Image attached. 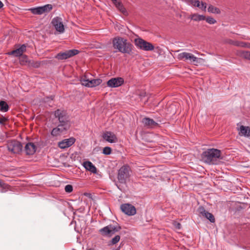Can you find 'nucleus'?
<instances>
[{
	"label": "nucleus",
	"mask_w": 250,
	"mask_h": 250,
	"mask_svg": "<svg viewBox=\"0 0 250 250\" xmlns=\"http://www.w3.org/2000/svg\"><path fill=\"white\" fill-rule=\"evenodd\" d=\"M54 116L58 119L59 124L54 128L51 132L53 136H58L62 134H64L70 128L71 124L69 117L65 110L58 109L54 111Z\"/></svg>",
	"instance_id": "f257e3e1"
},
{
	"label": "nucleus",
	"mask_w": 250,
	"mask_h": 250,
	"mask_svg": "<svg viewBox=\"0 0 250 250\" xmlns=\"http://www.w3.org/2000/svg\"><path fill=\"white\" fill-rule=\"evenodd\" d=\"M113 47L120 52L130 54L133 47V45L127 40L122 37H116L112 40Z\"/></svg>",
	"instance_id": "f03ea898"
},
{
	"label": "nucleus",
	"mask_w": 250,
	"mask_h": 250,
	"mask_svg": "<svg viewBox=\"0 0 250 250\" xmlns=\"http://www.w3.org/2000/svg\"><path fill=\"white\" fill-rule=\"evenodd\" d=\"M202 158L209 165H217L221 158V152L215 148H209L202 154Z\"/></svg>",
	"instance_id": "7ed1b4c3"
},
{
	"label": "nucleus",
	"mask_w": 250,
	"mask_h": 250,
	"mask_svg": "<svg viewBox=\"0 0 250 250\" xmlns=\"http://www.w3.org/2000/svg\"><path fill=\"white\" fill-rule=\"evenodd\" d=\"M121 229V227L116 222L113 221V224H109L99 229V233L104 236L111 237Z\"/></svg>",
	"instance_id": "20e7f679"
},
{
	"label": "nucleus",
	"mask_w": 250,
	"mask_h": 250,
	"mask_svg": "<svg viewBox=\"0 0 250 250\" xmlns=\"http://www.w3.org/2000/svg\"><path fill=\"white\" fill-rule=\"evenodd\" d=\"M177 58L179 60L189 61L190 63H193L195 65H198V64L204 62L203 59L197 58L192 54L186 52L179 53L178 55Z\"/></svg>",
	"instance_id": "39448f33"
},
{
	"label": "nucleus",
	"mask_w": 250,
	"mask_h": 250,
	"mask_svg": "<svg viewBox=\"0 0 250 250\" xmlns=\"http://www.w3.org/2000/svg\"><path fill=\"white\" fill-rule=\"evenodd\" d=\"M130 168L128 166L122 167L118 170V180L121 184H125L130 177Z\"/></svg>",
	"instance_id": "423d86ee"
},
{
	"label": "nucleus",
	"mask_w": 250,
	"mask_h": 250,
	"mask_svg": "<svg viewBox=\"0 0 250 250\" xmlns=\"http://www.w3.org/2000/svg\"><path fill=\"white\" fill-rule=\"evenodd\" d=\"M134 43L137 48L144 51H152L154 49V46L151 43L140 38L135 39Z\"/></svg>",
	"instance_id": "0eeeda50"
},
{
	"label": "nucleus",
	"mask_w": 250,
	"mask_h": 250,
	"mask_svg": "<svg viewBox=\"0 0 250 250\" xmlns=\"http://www.w3.org/2000/svg\"><path fill=\"white\" fill-rule=\"evenodd\" d=\"M7 147L8 150L13 153L19 154L22 149L21 143L15 140L8 142Z\"/></svg>",
	"instance_id": "6e6552de"
},
{
	"label": "nucleus",
	"mask_w": 250,
	"mask_h": 250,
	"mask_svg": "<svg viewBox=\"0 0 250 250\" xmlns=\"http://www.w3.org/2000/svg\"><path fill=\"white\" fill-rule=\"evenodd\" d=\"M52 5L47 4L42 6H38L30 8L29 9V10L34 15H42V14L48 13L52 10Z\"/></svg>",
	"instance_id": "1a4fd4ad"
},
{
	"label": "nucleus",
	"mask_w": 250,
	"mask_h": 250,
	"mask_svg": "<svg viewBox=\"0 0 250 250\" xmlns=\"http://www.w3.org/2000/svg\"><path fill=\"white\" fill-rule=\"evenodd\" d=\"M79 53V51L77 49H72L66 50L65 52H60L55 56V58L59 60H66L71 58Z\"/></svg>",
	"instance_id": "9d476101"
},
{
	"label": "nucleus",
	"mask_w": 250,
	"mask_h": 250,
	"mask_svg": "<svg viewBox=\"0 0 250 250\" xmlns=\"http://www.w3.org/2000/svg\"><path fill=\"white\" fill-rule=\"evenodd\" d=\"M51 24L57 32L60 33L64 32V27L61 18L59 17L54 18L51 21Z\"/></svg>",
	"instance_id": "9b49d317"
},
{
	"label": "nucleus",
	"mask_w": 250,
	"mask_h": 250,
	"mask_svg": "<svg viewBox=\"0 0 250 250\" xmlns=\"http://www.w3.org/2000/svg\"><path fill=\"white\" fill-rule=\"evenodd\" d=\"M102 82L100 79H92L89 80L85 78H82L81 80V84L87 87H95L100 85Z\"/></svg>",
	"instance_id": "f8f14e48"
},
{
	"label": "nucleus",
	"mask_w": 250,
	"mask_h": 250,
	"mask_svg": "<svg viewBox=\"0 0 250 250\" xmlns=\"http://www.w3.org/2000/svg\"><path fill=\"white\" fill-rule=\"evenodd\" d=\"M121 210L128 216H132L136 214V210L135 207L131 204L126 203L121 205Z\"/></svg>",
	"instance_id": "ddd939ff"
},
{
	"label": "nucleus",
	"mask_w": 250,
	"mask_h": 250,
	"mask_svg": "<svg viewBox=\"0 0 250 250\" xmlns=\"http://www.w3.org/2000/svg\"><path fill=\"white\" fill-rule=\"evenodd\" d=\"M124 83V80L122 77L112 78L107 82V85L111 88H115L121 86Z\"/></svg>",
	"instance_id": "4468645a"
},
{
	"label": "nucleus",
	"mask_w": 250,
	"mask_h": 250,
	"mask_svg": "<svg viewBox=\"0 0 250 250\" xmlns=\"http://www.w3.org/2000/svg\"><path fill=\"white\" fill-rule=\"evenodd\" d=\"M197 211L200 215L209 220L210 222L214 223L215 222V218L213 214L206 211L204 207L200 206Z\"/></svg>",
	"instance_id": "2eb2a0df"
},
{
	"label": "nucleus",
	"mask_w": 250,
	"mask_h": 250,
	"mask_svg": "<svg viewBox=\"0 0 250 250\" xmlns=\"http://www.w3.org/2000/svg\"><path fill=\"white\" fill-rule=\"evenodd\" d=\"M104 140L110 143H116L118 141V139L115 134L111 131H106L102 135Z\"/></svg>",
	"instance_id": "dca6fc26"
},
{
	"label": "nucleus",
	"mask_w": 250,
	"mask_h": 250,
	"mask_svg": "<svg viewBox=\"0 0 250 250\" xmlns=\"http://www.w3.org/2000/svg\"><path fill=\"white\" fill-rule=\"evenodd\" d=\"M75 141L76 139L73 137L64 139L58 143V146L62 149L69 147L75 143Z\"/></svg>",
	"instance_id": "f3484780"
},
{
	"label": "nucleus",
	"mask_w": 250,
	"mask_h": 250,
	"mask_svg": "<svg viewBox=\"0 0 250 250\" xmlns=\"http://www.w3.org/2000/svg\"><path fill=\"white\" fill-rule=\"evenodd\" d=\"M145 126L147 128H153L158 126V124L154 121L153 119L148 117L144 118L142 120Z\"/></svg>",
	"instance_id": "a211bd4d"
},
{
	"label": "nucleus",
	"mask_w": 250,
	"mask_h": 250,
	"mask_svg": "<svg viewBox=\"0 0 250 250\" xmlns=\"http://www.w3.org/2000/svg\"><path fill=\"white\" fill-rule=\"evenodd\" d=\"M36 146L33 143H28L25 146L24 150L28 155H33L36 152Z\"/></svg>",
	"instance_id": "6ab92c4d"
},
{
	"label": "nucleus",
	"mask_w": 250,
	"mask_h": 250,
	"mask_svg": "<svg viewBox=\"0 0 250 250\" xmlns=\"http://www.w3.org/2000/svg\"><path fill=\"white\" fill-rule=\"evenodd\" d=\"M47 61L46 60L42 61H35L34 60H30L28 61V65L30 67L37 68L40 66L47 64Z\"/></svg>",
	"instance_id": "aec40b11"
},
{
	"label": "nucleus",
	"mask_w": 250,
	"mask_h": 250,
	"mask_svg": "<svg viewBox=\"0 0 250 250\" xmlns=\"http://www.w3.org/2000/svg\"><path fill=\"white\" fill-rule=\"evenodd\" d=\"M83 166L87 170L93 173L97 172V169L95 166L90 161H86L83 162Z\"/></svg>",
	"instance_id": "412c9836"
},
{
	"label": "nucleus",
	"mask_w": 250,
	"mask_h": 250,
	"mask_svg": "<svg viewBox=\"0 0 250 250\" xmlns=\"http://www.w3.org/2000/svg\"><path fill=\"white\" fill-rule=\"evenodd\" d=\"M239 134L242 136L249 137H250V127L249 126H245L241 125L239 129Z\"/></svg>",
	"instance_id": "4be33fe9"
},
{
	"label": "nucleus",
	"mask_w": 250,
	"mask_h": 250,
	"mask_svg": "<svg viewBox=\"0 0 250 250\" xmlns=\"http://www.w3.org/2000/svg\"><path fill=\"white\" fill-rule=\"evenodd\" d=\"M190 19L194 21H199L205 20L206 19V17L202 15L193 14L190 16Z\"/></svg>",
	"instance_id": "5701e85b"
},
{
	"label": "nucleus",
	"mask_w": 250,
	"mask_h": 250,
	"mask_svg": "<svg viewBox=\"0 0 250 250\" xmlns=\"http://www.w3.org/2000/svg\"><path fill=\"white\" fill-rule=\"evenodd\" d=\"M114 5L116 6L117 8L119 9L122 13L124 14H125L126 13V10L122 2L119 0H117L116 2L114 3Z\"/></svg>",
	"instance_id": "b1692460"
},
{
	"label": "nucleus",
	"mask_w": 250,
	"mask_h": 250,
	"mask_svg": "<svg viewBox=\"0 0 250 250\" xmlns=\"http://www.w3.org/2000/svg\"><path fill=\"white\" fill-rule=\"evenodd\" d=\"M209 13L213 14H219L221 13V10L217 7H214L212 5H209L208 8Z\"/></svg>",
	"instance_id": "393cba45"
},
{
	"label": "nucleus",
	"mask_w": 250,
	"mask_h": 250,
	"mask_svg": "<svg viewBox=\"0 0 250 250\" xmlns=\"http://www.w3.org/2000/svg\"><path fill=\"white\" fill-rule=\"evenodd\" d=\"M9 106L6 102L4 101H0V111L2 112H7L9 110Z\"/></svg>",
	"instance_id": "a878e982"
},
{
	"label": "nucleus",
	"mask_w": 250,
	"mask_h": 250,
	"mask_svg": "<svg viewBox=\"0 0 250 250\" xmlns=\"http://www.w3.org/2000/svg\"><path fill=\"white\" fill-rule=\"evenodd\" d=\"M120 240V236L117 235L115 236L109 242V245H115L117 244Z\"/></svg>",
	"instance_id": "bb28decb"
},
{
	"label": "nucleus",
	"mask_w": 250,
	"mask_h": 250,
	"mask_svg": "<svg viewBox=\"0 0 250 250\" xmlns=\"http://www.w3.org/2000/svg\"><path fill=\"white\" fill-rule=\"evenodd\" d=\"M9 54L13 55L15 57H19L22 55V54L20 51L19 48H17L14 50L12 51L10 53H9Z\"/></svg>",
	"instance_id": "cd10ccee"
},
{
	"label": "nucleus",
	"mask_w": 250,
	"mask_h": 250,
	"mask_svg": "<svg viewBox=\"0 0 250 250\" xmlns=\"http://www.w3.org/2000/svg\"><path fill=\"white\" fill-rule=\"evenodd\" d=\"M240 55L242 57L250 60V51H242Z\"/></svg>",
	"instance_id": "c85d7f7f"
},
{
	"label": "nucleus",
	"mask_w": 250,
	"mask_h": 250,
	"mask_svg": "<svg viewBox=\"0 0 250 250\" xmlns=\"http://www.w3.org/2000/svg\"><path fill=\"white\" fill-rule=\"evenodd\" d=\"M205 20H206L208 23L210 24H213L216 22V21L211 17H208L207 18L206 17Z\"/></svg>",
	"instance_id": "c756f323"
},
{
	"label": "nucleus",
	"mask_w": 250,
	"mask_h": 250,
	"mask_svg": "<svg viewBox=\"0 0 250 250\" xmlns=\"http://www.w3.org/2000/svg\"><path fill=\"white\" fill-rule=\"evenodd\" d=\"M111 152V148L109 146L104 148L103 153L105 155H109Z\"/></svg>",
	"instance_id": "7c9ffc66"
},
{
	"label": "nucleus",
	"mask_w": 250,
	"mask_h": 250,
	"mask_svg": "<svg viewBox=\"0 0 250 250\" xmlns=\"http://www.w3.org/2000/svg\"><path fill=\"white\" fill-rule=\"evenodd\" d=\"M73 187L71 185H67L65 186L64 190L67 193H71L73 191Z\"/></svg>",
	"instance_id": "2f4dec72"
},
{
	"label": "nucleus",
	"mask_w": 250,
	"mask_h": 250,
	"mask_svg": "<svg viewBox=\"0 0 250 250\" xmlns=\"http://www.w3.org/2000/svg\"><path fill=\"white\" fill-rule=\"evenodd\" d=\"M190 4L197 7H200V2L198 0H192Z\"/></svg>",
	"instance_id": "473e14b6"
},
{
	"label": "nucleus",
	"mask_w": 250,
	"mask_h": 250,
	"mask_svg": "<svg viewBox=\"0 0 250 250\" xmlns=\"http://www.w3.org/2000/svg\"><path fill=\"white\" fill-rule=\"evenodd\" d=\"M8 121V119L2 116H0V124L5 125V123Z\"/></svg>",
	"instance_id": "72a5a7b5"
},
{
	"label": "nucleus",
	"mask_w": 250,
	"mask_h": 250,
	"mask_svg": "<svg viewBox=\"0 0 250 250\" xmlns=\"http://www.w3.org/2000/svg\"><path fill=\"white\" fill-rule=\"evenodd\" d=\"M0 187L3 189H8L9 186L7 184L4 183L2 180H0Z\"/></svg>",
	"instance_id": "f704fd0d"
},
{
	"label": "nucleus",
	"mask_w": 250,
	"mask_h": 250,
	"mask_svg": "<svg viewBox=\"0 0 250 250\" xmlns=\"http://www.w3.org/2000/svg\"><path fill=\"white\" fill-rule=\"evenodd\" d=\"M200 9L202 10L203 11H205L207 8V4L206 2L201 1L200 7H199Z\"/></svg>",
	"instance_id": "c9c22d12"
},
{
	"label": "nucleus",
	"mask_w": 250,
	"mask_h": 250,
	"mask_svg": "<svg viewBox=\"0 0 250 250\" xmlns=\"http://www.w3.org/2000/svg\"><path fill=\"white\" fill-rule=\"evenodd\" d=\"M173 225L174 227L178 229H180L181 228V224L178 222H174Z\"/></svg>",
	"instance_id": "e433bc0d"
},
{
	"label": "nucleus",
	"mask_w": 250,
	"mask_h": 250,
	"mask_svg": "<svg viewBox=\"0 0 250 250\" xmlns=\"http://www.w3.org/2000/svg\"><path fill=\"white\" fill-rule=\"evenodd\" d=\"M26 45L25 44L21 45L19 49H20V51L21 52L22 54L26 50Z\"/></svg>",
	"instance_id": "4c0bfd02"
},
{
	"label": "nucleus",
	"mask_w": 250,
	"mask_h": 250,
	"mask_svg": "<svg viewBox=\"0 0 250 250\" xmlns=\"http://www.w3.org/2000/svg\"><path fill=\"white\" fill-rule=\"evenodd\" d=\"M239 47H247L248 46L246 43L243 42H240Z\"/></svg>",
	"instance_id": "58836bf2"
},
{
	"label": "nucleus",
	"mask_w": 250,
	"mask_h": 250,
	"mask_svg": "<svg viewBox=\"0 0 250 250\" xmlns=\"http://www.w3.org/2000/svg\"><path fill=\"white\" fill-rule=\"evenodd\" d=\"M234 42H235V41H233V40H230V39H229V40H228L226 41V42L229 43V44H230L234 45Z\"/></svg>",
	"instance_id": "ea45409f"
},
{
	"label": "nucleus",
	"mask_w": 250,
	"mask_h": 250,
	"mask_svg": "<svg viewBox=\"0 0 250 250\" xmlns=\"http://www.w3.org/2000/svg\"><path fill=\"white\" fill-rule=\"evenodd\" d=\"M240 42L237 41H235L234 45L236 46H239Z\"/></svg>",
	"instance_id": "a19ab883"
},
{
	"label": "nucleus",
	"mask_w": 250,
	"mask_h": 250,
	"mask_svg": "<svg viewBox=\"0 0 250 250\" xmlns=\"http://www.w3.org/2000/svg\"><path fill=\"white\" fill-rule=\"evenodd\" d=\"M3 5V3L0 0V9L1 8Z\"/></svg>",
	"instance_id": "79ce46f5"
},
{
	"label": "nucleus",
	"mask_w": 250,
	"mask_h": 250,
	"mask_svg": "<svg viewBox=\"0 0 250 250\" xmlns=\"http://www.w3.org/2000/svg\"><path fill=\"white\" fill-rule=\"evenodd\" d=\"M140 97L142 98V97H144L145 96V93H142L140 95Z\"/></svg>",
	"instance_id": "37998d69"
},
{
	"label": "nucleus",
	"mask_w": 250,
	"mask_h": 250,
	"mask_svg": "<svg viewBox=\"0 0 250 250\" xmlns=\"http://www.w3.org/2000/svg\"><path fill=\"white\" fill-rule=\"evenodd\" d=\"M113 3H114L115 2H116L117 0H111Z\"/></svg>",
	"instance_id": "c03bdc74"
},
{
	"label": "nucleus",
	"mask_w": 250,
	"mask_h": 250,
	"mask_svg": "<svg viewBox=\"0 0 250 250\" xmlns=\"http://www.w3.org/2000/svg\"><path fill=\"white\" fill-rule=\"evenodd\" d=\"M94 250V249H88V250Z\"/></svg>",
	"instance_id": "a18cd8bd"
},
{
	"label": "nucleus",
	"mask_w": 250,
	"mask_h": 250,
	"mask_svg": "<svg viewBox=\"0 0 250 250\" xmlns=\"http://www.w3.org/2000/svg\"><path fill=\"white\" fill-rule=\"evenodd\" d=\"M173 106V105H170V107H172Z\"/></svg>",
	"instance_id": "49530a36"
},
{
	"label": "nucleus",
	"mask_w": 250,
	"mask_h": 250,
	"mask_svg": "<svg viewBox=\"0 0 250 250\" xmlns=\"http://www.w3.org/2000/svg\"><path fill=\"white\" fill-rule=\"evenodd\" d=\"M24 57H25V59H26L27 57L26 56H24Z\"/></svg>",
	"instance_id": "de8ad7c7"
}]
</instances>
